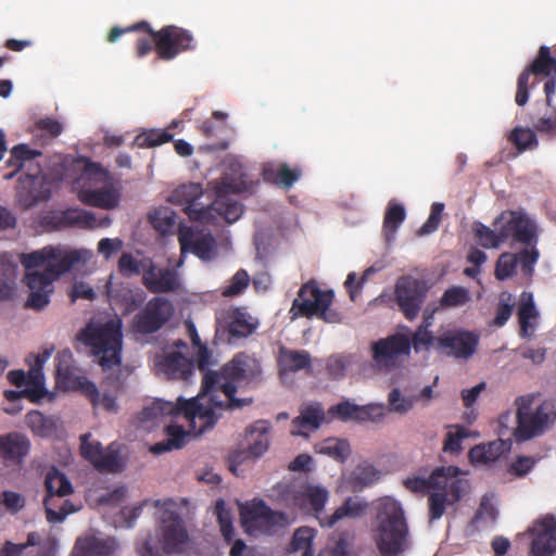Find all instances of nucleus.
I'll return each instance as SVG.
<instances>
[{"label":"nucleus","mask_w":556,"mask_h":556,"mask_svg":"<svg viewBox=\"0 0 556 556\" xmlns=\"http://www.w3.org/2000/svg\"><path fill=\"white\" fill-rule=\"evenodd\" d=\"M203 195V189L200 184H185L176 188L169 201L173 204L180 205L184 213L194 222L208 223L211 220V210L200 203Z\"/></svg>","instance_id":"21"},{"label":"nucleus","mask_w":556,"mask_h":556,"mask_svg":"<svg viewBox=\"0 0 556 556\" xmlns=\"http://www.w3.org/2000/svg\"><path fill=\"white\" fill-rule=\"evenodd\" d=\"M109 296L116 303L119 304L123 314H130L138 309L144 302L146 295L142 291H132L129 288H122L121 290L113 289L111 286H106Z\"/></svg>","instance_id":"37"},{"label":"nucleus","mask_w":556,"mask_h":556,"mask_svg":"<svg viewBox=\"0 0 556 556\" xmlns=\"http://www.w3.org/2000/svg\"><path fill=\"white\" fill-rule=\"evenodd\" d=\"M533 402V394L519 396L516 400L518 426L514 435L518 442L543 434L556 420V406L553 402L544 401L532 410Z\"/></svg>","instance_id":"7"},{"label":"nucleus","mask_w":556,"mask_h":556,"mask_svg":"<svg viewBox=\"0 0 556 556\" xmlns=\"http://www.w3.org/2000/svg\"><path fill=\"white\" fill-rule=\"evenodd\" d=\"M262 364L255 354L237 353L219 371H207L203 377L206 393L220 392L226 409H241L252 404V397H236L237 384H256L262 380Z\"/></svg>","instance_id":"2"},{"label":"nucleus","mask_w":556,"mask_h":556,"mask_svg":"<svg viewBox=\"0 0 556 556\" xmlns=\"http://www.w3.org/2000/svg\"><path fill=\"white\" fill-rule=\"evenodd\" d=\"M485 388L486 383L482 381L470 389H464L462 391V400L466 407V410L463 414V419L467 425L473 424V421L477 419L478 413L473 407V404L476 403L480 393L485 390Z\"/></svg>","instance_id":"47"},{"label":"nucleus","mask_w":556,"mask_h":556,"mask_svg":"<svg viewBox=\"0 0 556 556\" xmlns=\"http://www.w3.org/2000/svg\"><path fill=\"white\" fill-rule=\"evenodd\" d=\"M279 365L282 370L295 372L312 367L311 355L305 350H290L280 348Z\"/></svg>","instance_id":"38"},{"label":"nucleus","mask_w":556,"mask_h":556,"mask_svg":"<svg viewBox=\"0 0 556 556\" xmlns=\"http://www.w3.org/2000/svg\"><path fill=\"white\" fill-rule=\"evenodd\" d=\"M174 403L155 400L150 405L143 407L139 414V419L142 422L154 421L165 416H173Z\"/></svg>","instance_id":"51"},{"label":"nucleus","mask_w":556,"mask_h":556,"mask_svg":"<svg viewBox=\"0 0 556 556\" xmlns=\"http://www.w3.org/2000/svg\"><path fill=\"white\" fill-rule=\"evenodd\" d=\"M72 166L74 170L80 172L79 177L74 179L77 182L79 180H90L91 178L102 173V169L99 164L93 163L85 157L76 159L73 162Z\"/></svg>","instance_id":"60"},{"label":"nucleus","mask_w":556,"mask_h":556,"mask_svg":"<svg viewBox=\"0 0 556 556\" xmlns=\"http://www.w3.org/2000/svg\"><path fill=\"white\" fill-rule=\"evenodd\" d=\"M202 393L210 395L208 404L204 405L199 397L191 400L178 399V402L174 403L173 416L182 415L187 421L190 422L194 431L199 433L212 428L219 416L216 414V408H225V400L218 399L219 392L206 393L202 389Z\"/></svg>","instance_id":"10"},{"label":"nucleus","mask_w":556,"mask_h":556,"mask_svg":"<svg viewBox=\"0 0 556 556\" xmlns=\"http://www.w3.org/2000/svg\"><path fill=\"white\" fill-rule=\"evenodd\" d=\"M410 350V336L404 332L381 338L370 345L371 358L376 367L387 371L400 367L409 356Z\"/></svg>","instance_id":"12"},{"label":"nucleus","mask_w":556,"mask_h":556,"mask_svg":"<svg viewBox=\"0 0 556 556\" xmlns=\"http://www.w3.org/2000/svg\"><path fill=\"white\" fill-rule=\"evenodd\" d=\"M538 313L533 303L532 294L522 292L519 307H518V320L520 326V337H530L529 329L531 328L530 319L536 318Z\"/></svg>","instance_id":"45"},{"label":"nucleus","mask_w":556,"mask_h":556,"mask_svg":"<svg viewBox=\"0 0 556 556\" xmlns=\"http://www.w3.org/2000/svg\"><path fill=\"white\" fill-rule=\"evenodd\" d=\"M90 433L80 437V454L100 472L116 473L123 470L124 464L115 444L106 448L98 441H90Z\"/></svg>","instance_id":"16"},{"label":"nucleus","mask_w":556,"mask_h":556,"mask_svg":"<svg viewBox=\"0 0 556 556\" xmlns=\"http://www.w3.org/2000/svg\"><path fill=\"white\" fill-rule=\"evenodd\" d=\"M152 261L153 260L150 257L138 260L132 253L123 252L117 262V269L118 273L125 278H130L138 275L143 276L144 270L149 269Z\"/></svg>","instance_id":"43"},{"label":"nucleus","mask_w":556,"mask_h":556,"mask_svg":"<svg viewBox=\"0 0 556 556\" xmlns=\"http://www.w3.org/2000/svg\"><path fill=\"white\" fill-rule=\"evenodd\" d=\"M215 514L220 528L224 540L229 544L235 538V528L232 523V515L230 509L226 507L224 500L219 498L215 504Z\"/></svg>","instance_id":"48"},{"label":"nucleus","mask_w":556,"mask_h":556,"mask_svg":"<svg viewBox=\"0 0 556 556\" xmlns=\"http://www.w3.org/2000/svg\"><path fill=\"white\" fill-rule=\"evenodd\" d=\"M270 425L265 420H257L247 429V457L258 458L269 447Z\"/></svg>","instance_id":"30"},{"label":"nucleus","mask_w":556,"mask_h":556,"mask_svg":"<svg viewBox=\"0 0 556 556\" xmlns=\"http://www.w3.org/2000/svg\"><path fill=\"white\" fill-rule=\"evenodd\" d=\"M359 405L353 404L349 401L340 402L339 404L330 407L329 413L337 416L342 421L357 420L358 421Z\"/></svg>","instance_id":"64"},{"label":"nucleus","mask_w":556,"mask_h":556,"mask_svg":"<svg viewBox=\"0 0 556 556\" xmlns=\"http://www.w3.org/2000/svg\"><path fill=\"white\" fill-rule=\"evenodd\" d=\"M367 505L353 498L348 497L334 513L324 519H320L323 527H333L339 520L349 517L356 518L364 514Z\"/></svg>","instance_id":"41"},{"label":"nucleus","mask_w":556,"mask_h":556,"mask_svg":"<svg viewBox=\"0 0 556 556\" xmlns=\"http://www.w3.org/2000/svg\"><path fill=\"white\" fill-rule=\"evenodd\" d=\"M479 336L470 331H454V358L468 359L476 351Z\"/></svg>","instance_id":"44"},{"label":"nucleus","mask_w":556,"mask_h":556,"mask_svg":"<svg viewBox=\"0 0 556 556\" xmlns=\"http://www.w3.org/2000/svg\"><path fill=\"white\" fill-rule=\"evenodd\" d=\"M531 556H555L556 555V520L545 518L540 520L532 528Z\"/></svg>","instance_id":"24"},{"label":"nucleus","mask_w":556,"mask_h":556,"mask_svg":"<svg viewBox=\"0 0 556 556\" xmlns=\"http://www.w3.org/2000/svg\"><path fill=\"white\" fill-rule=\"evenodd\" d=\"M268 505L263 500H253L241 507V523L252 535L264 534Z\"/></svg>","instance_id":"29"},{"label":"nucleus","mask_w":556,"mask_h":556,"mask_svg":"<svg viewBox=\"0 0 556 556\" xmlns=\"http://www.w3.org/2000/svg\"><path fill=\"white\" fill-rule=\"evenodd\" d=\"M498 516V510L492 503V500L485 495L482 497L479 508L472 519V522L477 526L483 522L485 526H493Z\"/></svg>","instance_id":"54"},{"label":"nucleus","mask_w":556,"mask_h":556,"mask_svg":"<svg viewBox=\"0 0 556 556\" xmlns=\"http://www.w3.org/2000/svg\"><path fill=\"white\" fill-rule=\"evenodd\" d=\"M552 72L556 73V59L551 55L548 47L542 46L536 58L517 79L516 103L519 106L526 105L529 100L530 88L535 87L538 84V79L534 78L532 84L529 85L530 75H534L535 77L540 75L549 76Z\"/></svg>","instance_id":"19"},{"label":"nucleus","mask_w":556,"mask_h":556,"mask_svg":"<svg viewBox=\"0 0 556 556\" xmlns=\"http://www.w3.org/2000/svg\"><path fill=\"white\" fill-rule=\"evenodd\" d=\"M374 540L382 556H397L408 548V526L404 511L392 497L378 501Z\"/></svg>","instance_id":"3"},{"label":"nucleus","mask_w":556,"mask_h":556,"mask_svg":"<svg viewBox=\"0 0 556 556\" xmlns=\"http://www.w3.org/2000/svg\"><path fill=\"white\" fill-rule=\"evenodd\" d=\"M509 448L510 444L507 441L497 440L470 448L469 457L472 463L489 464L497 460Z\"/></svg>","instance_id":"35"},{"label":"nucleus","mask_w":556,"mask_h":556,"mask_svg":"<svg viewBox=\"0 0 556 556\" xmlns=\"http://www.w3.org/2000/svg\"><path fill=\"white\" fill-rule=\"evenodd\" d=\"M350 361L344 355H332L327 359L326 371L330 379L339 380L345 376Z\"/></svg>","instance_id":"62"},{"label":"nucleus","mask_w":556,"mask_h":556,"mask_svg":"<svg viewBox=\"0 0 556 556\" xmlns=\"http://www.w3.org/2000/svg\"><path fill=\"white\" fill-rule=\"evenodd\" d=\"M118 547L115 539L97 536L80 538L76 541L74 556H111Z\"/></svg>","instance_id":"32"},{"label":"nucleus","mask_w":556,"mask_h":556,"mask_svg":"<svg viewBox=\"0 0 556 556\" xmlns=\"http://www.w3.org/2000/svg\"><path fill=\"white\" fill-rule=\"evenodd\" d=\"M30 450V441L20 432L0 435V458L8 465L20 466Z\"/></svg>","instance_id":"28"},{"label":"nucleus","mask_w":556,"mask_h":556,"mask_svg":"<svg viewBox=\"0 0 556 556\" xmlns=\"http://www.w3.org/2000/svg\"><path fill=\"white\" fill-rule=\"evenodd\" d=\"M475 237L478 243L485 249L498 248L501 242L498 239L497 230L483 225L480 222L473 224Z\"/></svg>","instance_id":"55"},{"label":"nucleus","mask_w":556,"mask_h":556,"mask_svg":"<svg viewBox=\"0 0 556 556\" xmlns=\"http://www.w3.org/2000/svg\"><path fill=\"white\" fill-rule=\"evenodd\" d=\"M535 240V226L529 218L519 215V220L516 226L515 241L526 245H530Z\"/></svg>","instance_id":"61"},{"label":"nucleus","mask_w":556,"mask_h":556,"mask_svg":"<svg viewBox=\"0 0 556 556\" xmlns=\"http://www.w3.org/2000/svg\"><path fill=\"white\" fill-rule=\"evenodd\" d=\"M173 314L174 306L167 299L152 298L134 317L132 329L140 334H152L163 328Z\"/></svg>","instance_id":"15"},{"label":"nucleus","mask_w":556,"mask_h":556,"mask_svg":"<svg viewBox=\"0 0 556 556\" xmlns=\"http://www.w3.org/2000/svg\"><path fill=\"white\" fill-rule=\"evenodd\" d=\"M106 381L103 382L101 390H99L98 387L87 378L78 379V389L90 401L93 408L101 407L109 413H116L118 409L117 394L119 390V382L118 380L112 381V389H106Z\"/></svg>","instance_id":"23"},{"label":"nucleus","mask_w":556,"mask_h":556,"mask_svg":"<svg viewBox=\"0 0 556 556\" xmlns=\"http://www.w3.org/2000/svg\"><path fill=\"white\" fill-rule=\"evenodd\" d=\"M513 296L508 292H502L500 295V302L496 308V314L493 319V325L496 327L504 326L510 318L513 313Z\"/></svg>","instance_id":"59"},{"label":"nucleus","mask_w":556,"mask_h":556,"mask_svg":"<svg viewBox=\"0 0 556 556\" xmlns=\"http://www.w3.org/2000/svg\"><path fill=\"white\" fill-rule=\"evenodd\" d=\"M249 190V185L243 176L238 177L225 175L220 180L216 181L215 193L216 198L210 206L211 218L213 213L223 217L227 223L231 224L238 220L242 213L243 206L237 200L232 199V194H240Z\"/></svg>","instance_id":"11"},{"label":"nucleus","mask_w":556,"mask_h":556,"mask_svg":"<svg viewBox=\"0 0 556 556\" xmlns=\"http://www.w3.org/2000/svg\"><path fill=\"white\" fill-rule=\"evenodd\" d=\"M142 285L152 293H169L179 289L180 281L176 270L168 267L161 268L152 261L148 270H144Z\"/></svg>","instance_id":"25"},{"label":"nucleus","mask_w":556,"mask_h":556,"mask_svg":"<svg viewBox=\"0 0 556 556\" xmlns=\"http://www.w3.org/2000/svg\"><path fill=\"white\" fill-rule=\"evenodd\" d=\"M156 371L167 379L187 380L193 372L194 363L181 352H168L157 357L155 362Z\"/></svg>","instance_id":"27"},{"label":"nucleus","mask_w":556,"mask_h":556,"mask_svg":"<svg viewBox=\"0 0 556 556\" xmlns=\"http://www.w3.org/2000/svg\"><path fill=\"white\" fill-rule=\"evenodd\" d=\"M173 135L166 130L150 129L137 135L134 143L139 148H153L169 142Z\"/></svg>","instance_id":"52"},{"label":"nucleus","mask_w":556,"mask_h":556,"mask_svg":"<svg viewBox=\"0 0 556 556\" xmlns=\"http://www.w3.org/2000/svg\"><path fill=\"white\" fill-rule=\"evenodd\" d=\"M160 531L162 548L167 554L181 552L189 542L185 521L172 500L161 506Z\"/></svg>","instance_id":"13"},{"label":"nucleus","mask_w":556,"mask_h":556,"mask_svg":"<svg viewBox=\"0 0 556 556\" xmlns=\"http://www.w3.org/2000/svg\"><path fill=\"white\" fill-rule=\"evenodd\" d=\"M47 496L43 500L47 520L62 522L65 517L76 510L68 500L62 497L73 493V486L67 477L58 468L52 467L46 476Z\"/></svg>","instance_id":"9"},{"label":"nucleus","mask_w":556,"mask_h":556,"mask_svg":"<svg viewBox=\"0 0 556 556\" xmlns=\"http://www.w3.org/2000/svg\"><path fill=\"white\" fill-rule=\"evenodd\" d=\"M302 172L299 167L291 168L286 163L275 165L267 163L263 167L262 176L264 181L289 190L301 177Z\"/></svg>","instance_id":"33"},{"label":"nucleus","mask_w":556,"mask_h":556,"mask_svg":"<svg viewBox=\"0 0 556 556\" xmlns=\"http://www.w3.org/2000/svg\"><path fill=\"white\" fill-rule=\"evenodd\" d=\"M325 419L321 404L313 403L301 407L300 415L292 420V435H307L306 431L320 427Z\"/></svg>","instance_id":"31"},{"label":"nucleus","mask_w":556,"mask_h":556,"mask_svg":"<svg viewBox=\"0 0 556 556\" xmlns=\"http://www.w3.org/2000/svg\"><path fill=\"white\" fill-rule=\"evenodd\" d=\"M78 199L86 205L112 210L117 206L119 194L112 187L101 189H81L78 192Z\"/></svg>","instance_id":"34"},{"label":"nucleus","mask_w":556,"mask_h":556,"mask_svg":"<svg viewBox=\"0 0 556 556\" xmlns=\"http://www.w3.org/2000/svg\"><path fill=\"white\" fill-rule=\"evenodd\" d=\"M329 498L325 486L303 483L299 486H289L286 491V502L289 507L318 517Z\"/></svg>","instance_id":"17"},{"label":"nucleus","mask_w":556,"mask_h":556,"mask_svg":"<svg viewBox=\"0 0 556 556\" xmlns=\"http://www.w3.org/2000/svg\"><path fill=\"white\" fill-rule=\"evenodd\" d=\"M517 265L518 260L515 254L503 253L496 262L495 277L498 280H505L511 277L516 273Z\"/></svg>","instance_id":"58"},{"label":"nucleus","mask_w":556,"mask_h":556,"mask_svg":"<svg viewBox=\"0 0 556 556\" xmlns=\"http://www.w3.org/2000/svg\"><path fill=\"white\" fill-rule=\"evenodd\" d=\"M508 141L516 147L519 153L535 149L539 146L535 132L523 127L514 128L508 135Z\"/></svg>","instance_id":"46"},{"label":"nucleus","mask_w":556,"mask_h":556,"mask_svg":"<svg viewBox=\"0 0 556 556\" xmlns=\"http://www.w3.org/2000/svg\"><path fill=\"white\" fill-rule=\"evenodd\" d=\"M316 531L309 527H301L299 528L291 541L292 551H303V556H314L313 551V540L315 538Z\"/></svg>","instance_id":"50"},{"label":"nucleus","mask_w":556,"mask_h":556,"mask_svg":"<svg viewBox=\"0 0 556 556\" xmlns=\"http://www.w3.org/2000/svg\"><path fill=\"white\" fill-rule=\"evenodd\" d=\"M78 339L91 349L92 355L103 370L118 368L122 363L123 332L121 318L105 323H89Z\"/></svg>","instance_id":"4"},{"label":"nucleus","mask_w":556,"mask_h":556,"mask_svg":"<svg viewBox=\"0 0 556 556\" xmlns=\"http://www.w3.org/2000/svg\"><path fill=\"white\" fill-rule=\"evenodd\" d=\"M452 478V466L437 467L430 472L420 468L403 480L406 490L421 496L429 495V516L431 520L439 519L445 511L447 488Z\"/></svg>","instance_id":"6"},{"label":"nucleus","mask_w":556,"mask_h":556,"mask_svg":"<svg viewBox=\"0 0 556 556\" xmlns=\"http://www.w3.org/2000/svg\"><path fill=\"white\" fill-rule=\"evenodd\" d=\"M258 327V321L241 308L222 312L216 317L215 337L223 343L237 344Z\"/></svg>","instance_id":"14"},{"label":"nucleus","mask_w":556,"mask_h":556,"mask_svg":"<svg viewBox=\"0 0 556 556\" xmlns=\"http://www.w3.org/2000/svg\"><path fill=\"white\" fill-rule=\"evenodd\" d=\"M314 451L317 454L329 456L339 463H344L351 454L349 442L337 438H327L316 443Z\"/></svg>","instance_id":"39"},{"label":"nucleus","mask_w":556,"mask_h":556,"mask_svg":"<svg viewBox=\"0 0 556 556\" xmlns=\"http://www.w3.org/2000/svg\"><path fill=\"white\" fill-rule=\"evenodd\" d=\"M334 298L332 290H321L315 280L303 283L289 311L292 320L316 316L327 323H339L340 314L330 309Z\"/></svg>","instance_id":"8"},{"label":"nucleus","mask_w":556,"mask_h":556,"mask_svg":"<svg viewBox=\"0 0 556 556\" xmlns=\"http://www.w3.org/2000/svg\"><path fill=\"white\" fill-rule=\"evenodd\" d=\"M26 424L35 434L40 437H48L52 430L51 420L38 410H31L26 415Z\"/></svg>","instance_id":"56"},{"label":"nucleus","mask_w":556,"mask_h":556,"mask_svg":"<svg viewBox=\"0 0 556 556\" xmlns=\"http://www.w3.org/2000/svg\"><path fill=\"white\" fill-rule=\"evenodd\" d=\"M27 377V389L25 392L31 400L40 399L45 395V376L42 372V366L34 364L26 375Z\"/></svg>","instance_id":"49"},{"label":"nucleus","mask_w":556,"mask_h":556,"mask_svg":"<svg viewBox=\"0 0 556 556\" xmlns=\"http://www.w3.org/2000/svg\"><path fill=\"white\" fill-rule=\"evenodd\" d=\"M444 210V204L440 202H434L431 205V211L426 223L418 229V236H425L434 232L441 222L442 213Z\"/></svg>","instance_id":"63"},{"label":"nucleus","mask_w":556,"mask_h":556,"mask_svg":"<svg viewBox=\"0 0 556 556\" xmlns=\"http://www.w3.org/2000/svg\"><path fill=\"white\" fill-rule=\"evenodd\" d=\"M45 223L54 229L77 227L81 229H94L96 216L78 207H70L45 217Z\"/></svg>","instance_id":"26"},{"label":"nucleus","mask_w":556,"mask_h":556,"mask_svg":"<svg viewBox=\"0 0 556 556\" xmlns=\"http://www.w3.org/2000/svg\"><path fill=\"white\" fill-rule=\"evenodd\" d=\"M39 150L30 149L27 144L21 143L12 148L8 166L15 167L14 173L8 175L7 178H12L16 172H28L31 164H38L35 160L41 156Z\"/></svg>","instance_id":"36"},{"label":"nucleus","mask_w":556,"mask_h":556,"mask_svg":"<svg viewBox=\"0 0 556 556\" xmlns=\"http://www.w3.org/2000/svg\"><path fill=\"white\" fill-rule=\"evenodd\" d=\"M250 285V276L245 269H239L229 280V283L222 289L225 298H235L243 293Z\"/></svg>","instance_id":"53"},{"label":"nucleus","mask_w":556,"mask_h":556,"mask_svg":"<svg viewBox=\"0 0 556 556\" xmlns=\"http://www.w3.org/2000/svg\"><path fill=\"white\" fill-rule=\"evenodd\" d=\"M83 261V252L60 245L22 254L21 263L27 269L25 282L30 289L25 306L36 311L45 308L53 292V282Z\"/></svg>","instance_id":"1"},{"label":"nucleus","mask_w":556,"mask_h":556,"mask_svg":"<svg viewBox=\"0 0 556 556\" xmlns=\"http://www.w3.org/2000/svg\"><path fill=\"white\" fill-rule=\"evenodd\" d=\"M18 195L26 206L46 201L51 195L50 182L39 164H31L18 178Z\"/></svg>","instance_id":"20"},{"label":"nucleus","mask_w":556,"mask_h":556,"mask_svg":"<svg viewBox=\"0 0 556 556\" xmlns=\"http://www.w3.org/2000/svg\"><path fill=\"white\" fill-rule=\"evenodd\" d=\"M166 439L153 444L150 451L160 455L165 452L181 448L186 443L187 432L182 426L169 425L165 428Z\"/></svg>","instance_id":"40"},{"label":"nucleus","mask_w":556,"mask_h":556,"mask_svg":"<svg viewBox=\"0 0 556 556\" xmlns=\"http://www.w3.org/2000/svg\"><path fill=\"white\" fill-rule=\"evenodd\" d=\"M178 241L181 255L191 252L202 261H212L217 256V241L211 232H193L191 227L179 225Z\"/></svg>","instance_id":"22"},{"label":"nucleus","mask_w":556,"mask_h":556,"mask_svg":"<svg viewBox=\"0 0 556 556\" xmlns=\"http://www.w3.org/2000/svg\"><path fill=\"white\" fill-rule=\"evenodd\" d=\"M427 291L428 288L424 281L410 276H403L396 281L395 300L408 320H413L418 315Z\"/></svg>","instance_id":"18"},{"label":"nucleus","mask_w":556,"mask_h":556,"mask_svg":"<svg viewBox=\"0 0 556 556\" xmlns=\"http://www.w3.org/2000/svg\"><path fill=\"white\" fill-rule=\"evenodd\" d=\"M140 30L153 38L154 49L159 60H174L178 54L194 50L197 47V42L190 30L176 25H166L159 30H154L146 21H141L125 28L113 27L108 35V41L115 42L123 34Z\"/></svg>","instance_id":"5"},{"label":"nucleus","mask_w":556,"mask_h":556,"mask_svg":"<svg viewBox=\"0 0 556 556\" xmlns=\"http://www.w3.org/2000/svg\"><path fill=\"white\" fill-rule=\"evenodd\" d=\"M291 522L292 519L288 514L273 510L268 506L264 534H274L277 531L288 527Z\"/></svg>","instance_id":"57"},{"label":"nucleus","mask_w":556,"mask_h":556,"mask_svg":"<svg viewBox=\"0 0 556 556\" xmlns=\"http://www.w3.org/2000/svg\"><path fill=\"white\" fill-rule=\"evenodd\" d=\"M406 217L405 207L394 201L388 203L383 218V233L387 242L395 238V233Z\"/></svg>","instance_id":"42"}]
</instances>
